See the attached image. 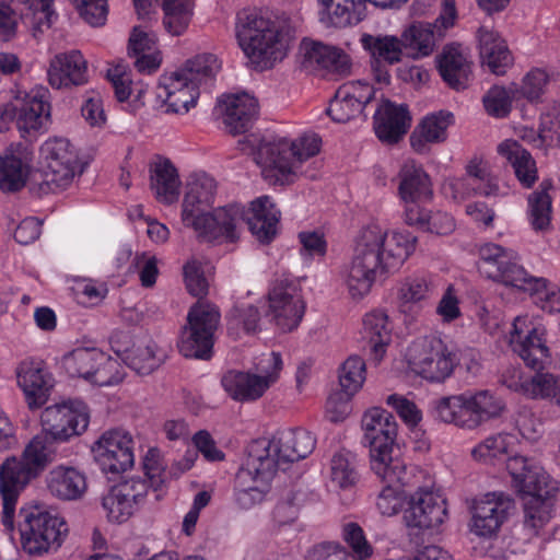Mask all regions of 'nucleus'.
<instances>
[{
  "label": "nucleus",
  "instance_id": "nucleus-16",
  "mask_svg": "<svg viewBox=\"0 0 560 560\" xmlns=\"http://www.w3.org/2000/svg\"><path fill=\"white\" fill-rule=\"evenodd\" d=\"M479 269L488 278L518 289L528 275L521 265L516 250L495 243L482 244L478 249Z\"/></svg>",
  "mask_w": 560,
  "mask_h": 560
},
{
  "label": "nucleus",
  "instance_id": "nucleus-34",
  "mask_svg": "<svg viewBox=\"0 0 560 560\" xmlns=\"http://www.w3.org/2000/svg\"><path fill=\"white\" fill-rule=\"evenodd\" d=\"M49 493L65 501L80 499L86 491L85 475L70 466L59 465L52 468L45 477Z\"/></svg>",
  "mask_w": 560,
  "mask_h": 560
},
{
  "label": "nucleus",
  "instance_id": "nucleus-64",
  "mask_svg": "<svg viewBox=\"0 0 560 560\" xmlns=\"http://www.w3.org/2000/svg\"><path fill=\"white\" fill-rule=\"evenodd\" d=\"M184 279L186 288L191 295L202 296L207 294L208 282L199 261L191 260L184 266Z\"/></svg>",
  "mask_w": 560,
  "mask_h": 560
},
{
  "label": "nucleus",
  "instance_id": "nucleus-52",
  "mask_svg": "<svg viewBox=\"0 0 560 560\" xmlns=\"http://www.w3.org/2000/svg\"><path fill=\"white\" fill-rule=\"evenodd\" d=\"M260 313L254 305H236L228 316V331L234 338L241 334L256 332L259 327Z\"/></svg>",
  "mask_w": 560,
  "mask_h": 560
},
{
  "label": "nucleus",
  "instance_id": "nucleus-55",
  "mask_svg": "<svg viewBox=\"0 0 560 560\" xmlns=\"http://www.w3.org/2000/svg\"><path fill=\"white\" fill-rule=\"evenodd\" d=\"M18 529L22 549L35 555V504H26L20 509Z\"/></svg>",
  "mask_w": 560,
  "mask_h": 560
},
{
  "label": "nucleus",
  "instance_id": "nucleus-46",
  "mask_svg": "<svg viewBox=\"0 0 560 560\" xmlns=\"http://www.w3.org/2000/svg\"><path fill=\"white\" fill-rule=\"evenodd\" d=\"M518 290L529 293L535 304L548 313H560V289L542 277L527 275Z\"/></svg>",
  "mask_w": 560,
  "mask_h": 560
},
{
  "label": "nucleus",
  "instance_id": "nucleus-6",
  "mask_svg": "<svg viewBox=\"0 0 560 560\" xmlns=\"http://www.w3.org/2000/svg\"><path fill=\"white\" fill-rule=\"evenodd\" d=\"M364 441L370 447V464L374 474L390 482H408L407 464L393 455L397 423L385 409L371 408L362 417Z\"/></svg>",
  "mask_w": 560,
  "mask_h": 560
},
{
  "label": "nucleus",
  "instance_id": "nucleus-42",
  "mask_svg": "<svg viewBox=\"0 0 560 560\" xmlns=\"http://www.w3.org/2000/svg\"><path fill=\"white\" fill-rule=\"evenodd\" d=\"M434 292L432 281L425 276H408L397 288V304L402 313H411L415 307L421 306Z\"/></svg>",
  "mask_w": 560,
  "mask_h": 560
},
{
  "label": "nucleus",
  "instance_id": "nucleus-61",
  "mask_svg": "<svg viewBox=\"0 0 560 560\" xmlns=\"http://www.w3.org/2000/svg\"><path fill=\"white\" fill-rule=\"evenodd\" d=\"M33 359L20 363L16 369V382L22 389L27 406L31 410L35 409V365Z\"/></svg>",
  "mask_w": 560,
  "mask_h": 560
},
{
  "label": "nucleus",
  "instance_id": "nucleus-29",
  "mask_svg": "<svg viewBox=\"0 0 560 560\" xmlns=\"http://www.w3.org/2000/svg\"><path fill=\"white\" fill-rule=\"evenodd\" d=\"M47 77L55 89L83 85L88 82V62L79 50L58 54L50 60Z\"/></svg>",
  "mask_w": 560,
  "mask_h": 560
},
{
  "label": "nucleus",
  "instance_id": "nucleus-11",
  "mask_svg": "<svg viewBox=\"0 0 560 560\" xmlns=\"http://www.w3.org/2000/svg\"><path fill=\"white\" fill-rule=\"evenodd\" d=\"M405 358L412 373L431 383L444 382L458 363L455 351L441 337L433 335L415 339Z\"/></svg>",
  "mask_w": 560,
  "mask_h": 560
},
{
  "label": "nucleus",
  "instance_id": "nucleus-13",
  "mask_svg": "<svg viewBox=\"0 0 560 560\" xmlns=\"http://www.w3.org/2000/svg\"><path fill=\"white\" fill-rule=\"evenodd\" d=\"M219 308L208 302L195 303L188 314L178 341L185 358L209 360L213 353L214 334L219 327Z\"/></svg>",
  "mask_w": 560,
  "mask_h": 560
},
{
  "label": "nucleus",
  "instance_id": "nucleus-62",
  "mask_svg": "<svg viewBox=\"0 0 560 560\" xmlns=\"http://www.w3.org/2000/svg\"><path fill=\"white\" fill-rule=\"evenodd\" d=\"M488 174V170L481 162L471 161L466 167V176L455 178L448 184L454 194V198H465L466 190H464V188L469 185H475Z\"/></svg>",
  "mask_w": 560,
  "mask_h": 560
},
{
  "label": "nucleus",
  "instance_id": "nucleus-7",
  "mask_svg": "<svg viewBox=\"0 0 560 560\" xmlns=\"http://www.w3.org/2000/svg\"><path fill=\"white\" fill-rule=\"evenodd\" d=\"M238 44L257 70H267L287 56V43L278 25L258 12L243 10L237 14Z\"/></svg>",
  "mask_w": 560,
  "mask_h": 560
},
{
  "label": "nucleus",
  "instance_id": "nucleus-60",
  "mask_svg": "<svg viewBox=\"0 0 560 560\" xmlns=\"http://www.w3.org/2000/svg\"><path fill=\"white\" fill-rule=\"evenodd\" d=\"M343 538L351 547V556L355 560H365L372 555V547L365 539L363 529L355 523H349L343 527Z\"/></svg>",
  "mask_w": 560,
  "mask_h": 560
},
{
  "label": "nucleus",
  "instance_id": "nucleus-53",
  "mask_svg": "<svg viewBox=\"0 0 560 560\" xmlns=\"http://www.w3.org/2000/svg\"><path fill=\"white\" fill-rule=\"evenodd\" d=\"M366 366L359 355H350L339 370V384L346 396L352 397L365 382Z\"/></svg>",
  "mask_w": 560,
  "mask_h": 560
},
{
  "label": "nucleus",
  "instance_id": "nucleus-43",
  "mask_svg": "<svg viewBox=\"0 0 560 560\" xmlns=\"http://www.w3.org/2000/svg\"><path fill=\"white\" fill-rule=\"evenodd\" d=\"M329 481L341 490H352L361 479L357 455L341 450L332 455L329 462Z\"/></svg>",
  "mask_w": 560,
  "mask_h": 560
},
{
  "label": "nucleus",
  "instance_id": "nucleus-44",
  "mask_svg": "<svg viewBox=\"0 0 560 560\" xmlns=\"http://www.w3.org/2000/svg\"><path fill=\"white\" fill-rule=\"evenodd\" d=\"M550 180H542L537 190L527 198V217L535 232H546L551 225L552 199L549 195Z\"/></svg>",
  "mask_w": 560,
  "mask_h": 560
},
{
  "label": "nucleus",
  "instance_id": "nucleus-41",
  "mask_svg": "<svg viewBox=\"0 0 560 560\" xmlns=\"http://www.w3.org/2000/svg\"><path fill=\"white\" fill-rule=\"evenodd\" d=\"M362 335L370 345L374 359L381 361L392 340V327L387 314L378 310L368 313L363 318Z\"/></svg>",
  "mask_w": 560,
  "mask_h": 560
},
{
  "label": "nucleus",
  "instance_id": "nucleus-22",
  "mask_svg": "<svg viewBox=\"0 0 560 560\" xmlns=\"http://www.w3.org/2000/svg\"><path fill=\"white\" fill-rule=\"evenodd\" d=\"M269 310L282 331L295 329L305 312L300 289L287 279L277 280L268 294Z\"/></svg>",
  "mask_w": 560,
  "mask_h": 560
},
{
  "label": "nucleus",
  "instance_id": "nucleus-58",
  "mask_svg": "<svg viewBox=\"0 0 560 560\" xmlns=\"http://www.w3.org/2000/svg\"><path fill=\"white\" fill-rule=\"evenodd\" d=\"M549 77L544 69L534 68L523 78V83L518 93L529 102H535L544 94L548 84Z\"/></svg>",
  "mask_w": 560,
  "mask_h": 560
},
{
  "label": "nucleus",
  "instance_id": "nucleus-35",
  "mask_svg": "<svg viewBox=\"0 0 560 560\" xmlns=\"http://www.w3.org/2000/svg\"><path fill=\"white\" fill-rule=\"evenodd\" d=\"M319 20L326 26L357 25L366 15V0H318Z\"/></svg>",
  "mask_w": 560,
  "mask_h": 560
},
{
  "label": "nucleus",
  "instance_id": "nucleus-33",
  "mask_svg": "<svg viewBox=\"0 0 560 560\" xmlns=\"http://www.w3.org/2000/svg\"><path fill=\"white\" fill-rule=\"evenodd\" d=\"M479 52L483 65L489 70L502 75L513 63L512 54L503 38L498 32L488 26H480L478 30Z\"/></svg>",
  "mask_w": 560,
  "mask_h": 560
},
{
  "label": "nucleus",
  "instance_id": "nucleus-10",
  "mask_svg": "<svg viewBox=\"0 0 560 560\" xmlns=\"http://www.w3.org/2000/svg\"><path fill=\"white\" fill-rule=\"evenodd\" d=\"M40 168L37 189L43 194L56 192L69 187L79 172V154L75 147L63 137L48 138L39 149Z\"/></svg>",
  "mask_w": 560,
  "mask_h": 560
},
{
  "label": "nucleus",
  "instance_id": "nucleus-63",
  "mask_svg": "<svg viewBox=\"0 0 560 560\" xmlns=\"http://www.w3.org/2000/svg\"><path fill=\"white\" fill-rule=\"evenodd\" d=\"M386 402L388 406L393 407L401 420L408 425L415 427L422 419V413L417 405L404 396L392 394L387 397Z\"/></svg>",
  "mask_w": 560,
  "mask_h": 560
},
{
  "label": "nucleus",
  "instance_id": "nucleus-56",
  "mask_svg": "<svg viewBox=\"0 0 560 560\" xmlns=\"http://www.w3.org/2000/svg\"><path fill=\"white\" fill-rule=\"evenodd\" d=\"M122 380L120 364L116 359L105 354V359H98L90 383L97 386H112Z\"/></svg>",
  "mask_w": 560,
  "mask_h": 560
},
{
  "label": "nucleus",
  "instance_id": "nucleus-20",
  "mask_svg": "<svg viewBox=\"0 0 560 560\" xmlns=\"http://www.w3.org/2000/svg\"><path fill=\"white\" fill-rule=\"evenodd\" d=\"M447 516L446 501L439 491L419 487L407 501L404 521L407 527L429 529L440 526Z\"/></svg>",
  "mask_w": 560,
  "mask_h": 560
},
{
  "label": "nucleus",
  "instance_id": "nucleus-38",
  "mask_svg": "<svg viewBox=\"0 0 560 560\" xmlns=\"http://www.w3.org/2000/svg\"><path fill=\"white\" fill-rule=\"evenodd\" d=\"M439 72L455 90L467 88L471 78V62L459 46H446L438 58Z\"/></svg>",
  "mask_w": 560,
  "mask_h": 560
},
{
  "label": "nucleus",
  "instance_id": "nucleus-19",
  "mask_svg": "<svg viewBox=\"0 0 560 560\" xmlns=\"http://www.w3.org/2000/svg\"><path fill=\"white\" fill-rule=\"evenodd\" d=\"M513 509L514 501L510 495L503 492L485 494L471 506L470 532L482 538L497 536Z\"/></svg>",
  "mask_w": 560,
  "mask_h": 560
},
{
  "label": "nucleus",
  "instance_id": "nucleus-49",
  "mask_svg": "<svg viewBox=\"0 0 560 560\" xmlns=\"http://www.w3.org/2000/svg\"><path fill=\"white\" fill-rule=\"evenodd\" d=\"M126 363L138 374H150L162 362V355L156 352L154 341L148 339L133 345L126 351Z\"/></svg>",
  "mask_w": 560,
  "mask_h": 560
},
{
  "label": "nucleus",
  "instance_id": "nucleus-54",
  "mask_svg": "<svg viewBox=\"0 0 560 560\" xmlns=\"http://www.w3.org/2000/svg\"><path fill=\"white\" fill-rule=\"evenodd\" d=\"M518 90L515 86H492L482 97L486 112L493 117H506L512 109V102L516 98Z\"/></svg>",
  "mask_w": 560,
  "mask_h": 560
},
{
  "label": "nucleus",
  "instance_id": "nucleus-17",
  "mask_svg": "<svg viewBox=\"0 0 560 560\" xmlns=\"http://www.w3.org/2000/svg\"><path fill=\"white\" fill-rule=\"evenodd\" d=\"M149 493L145 480L130 478L113 486L102 498V508L108 522L122 524L144 504Z\"/></svg>",
  "mask_w": 560,
  "mask_h": 560
},
{
  "label": "nucleus",
  "instance_id": "nucleus-5",
  "mask_svg": "<svg viewBox=\"0 0 560 560\" xmlns=\"http://www.w3.org/2000/svg\"><path fill=\"white\" fill-rule=\"evenodd\" d=\"M320 142L316 135H304L295 140L264 138L256 150L255 161L265 179L283 185L302 174V163L319 152Z\"/></svg>",
  "mask_w": 560,
  "mask_h": 560
},
{
  "label": "nucleus",
  "instance_id": "nucleus-40",
  "mask_svg": "<svg viewBox=\"0 0 560 560\" xmlns=\"http://www.w3.org/2000/svg\"><path fill=\"white\" fill-rule=\"evenodd\" d=\"M67 534V523L57 513H37V556L57 551Z\"/></svg>",
  "mask_w": 560,
  "mask_h": 560
},
{
  "label": "nucleus",
  "instance_id": "nucleus-57",
  "mask_svg": "<svg viewBox=\"0 0 560 560\" xmlns=\"http://www.w3.org/2000/svg\"><path fill=\"white\" fill-rule=\"evenodd\" d=\"M81 18L91 26L105 24L108 13L107 0H71Z\"/></svg>",
  "mask_w": 560,
  "mask_h": 560
},
{
  "label": "nucleus",
  "instance_id": "nucleus-15",
  "mask_svg": "<svg viewBox=\"0 0 560 560\" xmlns=\"http://www.w3.org/2000/svg\"><path fill=\"white\" fill-rule=\"evenodd\" d=\"M221 61L214 54H198L188 59L182 68L161 75L156 95L161 100L170 97L191 84H205V88H209L221 70Z\"/></svg>",
  "mask_w": 560,
  "mask_h": 560
},
{
  "label": "nucleus",
  "instance_id": "nucleus-39",
  "mask_svg": "<svg viewBox=\"0 0 560 560\" xmlns=\"http://www.w3.org/2000/svg\"><path fill=\"white\" fill-rule=\"evenodd\" d=\"M498 153L513 167L524 188H530L538 179L536 162L516 140L508 139L498 145Z\"/></svg>",
  "mask_w": 560,
  "mask_h": 560
},
{
  "label": "nucleus",
  "instance_id": "nucleus-47",
  "mask_svg": "<svg viewBox=\"0 0 560 560\" xmlns=\"http://www.w3.org/2000/svg\"><path fill=\"white\" fill-rule=\"evenodd\" d=\"M515 440V436L510 433L491 434L472 447L471 456L485 464L504 460L512 452Z\"/></svg>",
  "mask_w": 560,
  "mask_h": 560
},
{
  "label": "nucleus",
  "instance_id": "nucleus-45",
  "mask_svg": "<svg viewBox=\"0 0 560 560\" xmlns=\"http://www.w3.org/2000/svg\"><path fill=\"white\" fill-rule=\"evenodd\" d=\"M151 188L159 201L173 203L179 196V177L168 160L159 161L151 170Z\"/></svg>",
  "mask_w": 560,
  "mask_h": 560
},
{
  "label": "nucleus",
  "instance_id": "nucleus-25",
  "mask_svg": "<svg viewBox=\"0 0 560 560\" xmlns=\"http://www.w3.org/2000/svg\"><path fill=\"white\" fill-rule=\"evenodd\" d=\"M456 19L457 16H454L451 24H447L445 21H441L440 13L434 23L417 22L411 24L401 33L407 56L413 59L430 56L436 43L444 37L445 32L454 26Z\"/></svg>",
  "mask_w": 560,
  "mask_h": 560
},
{
  "label": "nucleus",
  "instance_id": "nucleus-14",
  "mask_svg": "<svg viewBox=\"0 0 560 560\" xmlns=\"http://www.w3.org/2000/svg\"><path fill=\"white\" fill-rule=\"evenodd\" d=\"M35 471V438L31 439L20 458L8 457L0 466V494L2 499V524L12 533L15 506L21 492Z\"/></svg>",
  "mask_w": 560,
  "mask_h": 560
},
{
  "label": "nucleus",
  "instance_id": "nucleus-26",
  "mask_svg": "<svg viewBox=\"0 0 560 560\" xmlns=\"http://www.w3.org/2000/svg\"><path fill=\"white\" fill-rule=\"evenodd\" d=\"M374 130L382 142L396 143L409 130L411 116L407 105L388 100L381 103L374 114Z\"/></svg>",
  "mask_w": 560,
  "mask_h": 560
},
{
  "label": "nucleus",
  "instance_id": "nucleus-12",
  "mask_svg": "<svg viewBox=\"0 0 560 560\" xmlns=\"http://www.w3.org/2000/svg\"><path fill=\"white\" fill-rule=\"evenodd\" d=\"M282 366L279 352L264 353L255 364L256 373L232 370L222 376L221 384L232 399L255 401L278 381Z\"/></svg>",
  "mask_w": 560,
  "mask_h": 560
},
{
  "label": "nucleus",
  "instance_id": "nucleus-23",
  "mask_svg": "<svg viewBox=\"0 0 560 560\" xmlns=\"http://www.w3.org/2000/svg\"><path fill=\"white\" fill-rule=\"evenodd\" d=\"M374 92L373 85L365 81L347 82L336 91L327 114L336 122H347L362 113Z\"/></svg>",
  "mask_w": 560,
  "mask_h": 560
},
{
  "label": "nucleus",
  "instance_id": "nucleus-50",
  "mask_svg": "<svg viewBox=\"0 0 560 560\" xmlns=\"http://www.w3.org/2000/svg\"><path fill=\"white\" fill-rule=\"evenodd\" d=\"M98 359H105V353L96 348H78L63 359V365L72 377H82L90 382Z\"/></svg>",
  "mask_w": 560,
  "mask_h": 560
},
{
  "label": "nucleus",
  "instance_id": "nucleus-9",
  "mask_svg": "<svg viewBox=\"0 0 560 560\" xmlns=\"http://www.w3.org/2000/svg\"><path fill=\"white\" fill-rule=\"evenodd\" d=\"M34 104L35 97L30 98L21 107L8 104L0 113L1 124L15 118L21 137L26 139V136H30L31 131L35 129ZM0 130H3L2 125H0ZM33 153L32 141L25 140V142L18 143L10 154L0 156V190L15 192L26 185L32 171Z\"/></svg>",
  "mask_w": 560,
  "mask_h": 560
},
{
  "label": "nucleus",
  "instance_id": "nucleus-27",
  "mask_svg": "<svg viewBox=\"0 0 560 560\" xmlns=\"http://www.w3.org/2000/svg\"><path fill=\"white\" fill-rule=\"evenodd\" d=\"M218 109L226 130L232 135L244 133L258 114L257 100L247 94H231L219 100Z\"/></svg>",
  "mask_w": 560,
  "mask_h": 560
},
{
  "label": "nucleus",
  "instance_id": "nucleus-3",
  "mask_svg": "<svg viewBox=\"0 0 560 560\" xmlns=\"http://www.w3.org/2000/svg\"><path fill=\"white\" fill-rule=\"evenodd\" d=\"M315 448V439L303 429L278 431L272 438L249 443L246 459L236 475L242 493L261 501L270 491L278 470L307 457Z\"/></svg>",
  "mask_w": 560,
  "mask_h": 560
},
{
  "label": "nucleus",
  "instance_id": "nucleus-2",
  "mask_svg": "<svg viewBox=\"0 0 560 560\" xmlns=\"http://www.w3.org/2000/svg\"><path fill=\"white\" fill-rule=\"evenodd\" d=\"M546 336V327L538 318L528 314L514 318L509 346L526 366L537 371L526 374L518 368H511L502 374V382L528 399L550 400L560 407V375L539 371L551 357Z\"/></svg>",
  "mask_w": 560,
  "mask_h": 560
},
{
  "label": "nucleus",
  "instance_id": "nucleus-36",
  "mask_svg": "<svg viewBox=\"0 0 560 560\" xmlns=\"http://www.w3.org/2000/svg\"><path fill=\"white\" fill-rule=\"evenodd\" d=\"M280 211L269 196H260L250 202L246 223L252 234L261 243H269L277 233Z\"/></svg>",
  "mask_w": 560,
  "mask_h": 560
},
{
  "label": "nucleus",
  "instance_id": "nucleus-30",
  "mask_svg": "<svg viewBox=\"0 0 560 560\" xmlns=\"http://www.w3.org/2000/svg\"><path fill=\"white\" fill-rule=\"evenodd\" d=\"M556 488L549 486L523 494L524 528L530 537L538 536L550 522L553 511V493Z\"/></svg>",
  "mask_w": 560,
  "mask_h": 560
},
{
  "label": "nucleus",
  "instance_id": "nucleus-51",
  "mask_svg": "<svg viewBox=\"0 0 560 560\" xmlns=\"http://www.w3.org/2000/svg\"><path fill=\"white\" fill-rule=\"evenodd\" d=\"M164 26L172 35H182L192 16L190 0H163Z\"/></svg>",
  "mask_w": 560,
  "mask_h": 560
},
{
  "label": "nucleus",
  "instance_id": "nucleus-31",
  "mask_svg": "<svg viewBox=\"0 0 560 560\" xmlns=\"http://www.w3.org/2000/svg\"><path fill=\"white\" fill-rule=\"evenodd\" d=\"M506 469L512 477L514 488L522 494L552 486L548 474L533 458L522 455L511 456L506 460Z\"/></svg>",
  "mask_w": 560,
  "mask_h": 560
},
{
  "label": "nucleus",
  "instance_id": "nucleus-8",
  "mask_svg": "<svg viewBox=\"0 0 560 560\" xmlns=\"http://www.w3.org/2000/svg\"><path fill=\"white\" fill-rule=\"evenodd\" d=\"M505 412V400L489 389L465 392L433 402L436 419L466 430H476L485 423L497 421Z\"/></svg>",
  "mask_w": 560,
  "mask_h": 560
},
{
  "label": "nucleus",
  "instance_id": "nucleus-59",
  "mask_svg": "<svg viewBox=\"0 0 560 560\" xmlns=\"http://www.w3.org/2000/svg\"><path fill=\"white\" fill-rule=\"evenodd\" d=\"M201 86H205V84H191L177 91L174 95H170V97L162 98L167 106V112L187 113L196 105Z\"/></svg>",
  "mask_w": 560,
  "mask_h": 560
},
{
  "label": "nucleus",
  "instance_id": "nucleus-1",
  "mask_svg": "<svg viewBox=\"0 0 560 560\" xmlns=\"http://www.w3.org/2000/svg\"><path fill=\"white\" fill-rule=\"evenodd\" d=\"M417 242L418 238L406 230H387L378 223L363 226L354 238L345 280L351 298H364L377 280L384 281L398 272L415 253Z\"/></svg>",
  "mask_w": 560,
  "mask_h": 560
},
{
  "label": "nucleus",
  "instance_id": "nucleus-37",
  "mask_svg": "<svg viewBox=\"0 0 560 560\" xmlns=\"http://www.w3.org/2000/svg\"><path fill=\"white\" fill-rule=\"evenodd\" d=\"M453 124V114L441 110L427 115L410 136L411 148L420 154L428 152L429 144L443 142L447 128Z\"/></svg>",
  "mask_w": 560,
  "mask_h": 560
},
{
  "label": "nucleus",
  "instance_id": "nucleus-24",
  "mask_svg": "<svg viewBox=\"0 0 560 560\" xmlns=\"http://www.w3.org/2000/svg\"><path fill=\"white\" fill-rule=\"evenodd\" d=\"M360 43L372 59L376 80L380 83L388 84L390 75L383 67L398 63L407 55L402 38L394 35H372L365 33L361 36Z\"/></svg>",
  "mask_w": 560,
  "mask_h": 560
},
{
  "label": "nucleus",
  "instance_id": "nucleus-18",
  "mask_svg": "<svg viewBox=\"0 0 560 560\" xmlns=\"http://www.w3.org/2000/svg\"><path fill=\"white\" fill-rule=\"evenodd\" d=\"M89 421L88 407L79 400L46 407L40 415L43 431L55 441H67L81 434Z\"/></svg>",
  "mask_w": 560,
  "mask_h": 560
},
{
  "label": "nucleus",
  "instance_id": "nucleus-48",
  "mask_svg": "<svg viewBox=\"0 0 560 560\" xmlns=\"http://www.w3.org/2000/svg\"><path fill=\"white\" fill-rule=\"evenodd\" d=\"M417 470L416 467L407 466V476H408V482H390L389 480H383V482L387 483L376 499V506L377 510L381 512V514L385 516H393L397 514L401 509L404 504V493L401 488L413 486L416 482L413 479L416 478L415 471Z\"/></svg>",
  "mask_w": 560,
  "mask_h": 560
},
{
  "label": "nucleus",
  "instance_id": "nucleus-21",
  "mask_svg": "<svg viewBox=\"0 0 560 560\" xmlns=\"http://www.w3.org/2000/svg\"><path fill=\"white\" fill-rule=\"evenodd\" d=\"M93 453L105 472L120 474L131 468L135 463L132 438L122 430L104 432L95 442Z\"/></svg>",
  "mask_w": 560,
  "mask_h": 560
},
{
  "label": "nucleus",
  "instance_id": "nucleus-4",
  "mask_svg": "<svg viewBox=\"0 0 560 560\" xmlns=\"http://www.w3.org/2000/svg\"><path fill=\"white\" fill-rule=\"evenodd\" d=\"M217 192L214 178L199 174L188 184L183 200L182 221L192 228L198 236L212 242L221 238L234 242L237 238V228L245 220L244 208L240 205H229L217 208L212 213L207 210L212 207Z\"/></svg>",
  "mask_w": 560,
  "mask_h": 560
},
{
  "label": "nucleus",
  "instance_id": "nucleus-28",
  "mask_svg": "<svg viewBox=\"0 0 560 560\" xmlns=\"http://www.w3.org/2000/svg\"><path fill=\"white\" fill-rule=\"evenodd\" d=\"M301 51L305 69L326 70L339 75L350 73V57L340 48L311 40L302 43Z\"/></svg>",
  "mask_w": 560,
  "mask_h": 560
},
{
  "label": "nucleus",
  "instance_id": "nucleus-32",
  "mask_svg": "<svg viewBox=\"0 0 560 560\" xmlns=\"http://www.w3.org/2000/svg\"><path fill=\"white\" fill-rule=\"evenodd\" d=\"M398 195L405 202H418L432 197V185L428 173L415 160H406L397 174Z\"/></svg>",
  "mask_w": 560,
  "mask_h": 560
}]
</instances>
